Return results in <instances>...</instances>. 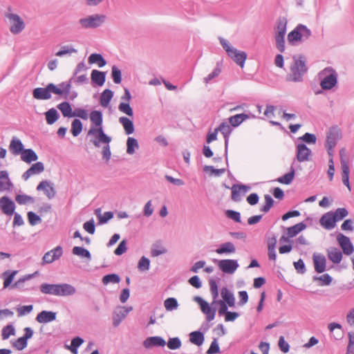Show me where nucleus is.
<instances>
[{
	"mask_svg": "<svg viewBox=\"0 0 354 354\" xmlns=\"http://www.w3.org/2000/svg\"><path fill=\"white\" fill-rule=\"evenodd\" d=\"M84 342V339L80 337H75L72 339L71 346H68V348L71 350V351L73 354H77L78 348Z\"/></svg>",
	"mask_w": 354,
	"mask_h": 354,
	"instance_id": "53",
	"label": "nucleus"
},
{
	"mask_svg": "<svg viewBox=\"0 0 354 354\" xmlns=\"http://www.w3.org/2000/svg\"><path fill=\"white\" fill-rule=\"evenodd\" d=\"M83 125L80 119H75L71 124V133L74 137H77L82 131Z\"/></svg>",
	"mask_w": 354,
	"mask_h": 354,
	"instance_id": "51",
	"label": "nucleus"
},
{
	"mask_svg": "<svg viewBox=\"0 0 354 354\" xmlns=\"http://www.w3.org/2000/svg\"><path fill=\"white\" fill-rule=\"evenodd\" d=\"M348 214V212L344 207L337 208L334 212L332 211V215L333 217H335L336 222H338V221L342 220L346 216H347Z\"/></svg>",
	"mask_w": 354,
	"mask_h": 354,
	"instance_id": "58",
	"label": "nucleus"
},
{
	"mask_svg": "<svg viewBox=\"0 0 354 354\" xmlns=\"http://www.w3.org/2000/svg\"><path fill=\"white\" fill-rule=\"evenodd\" d=\"M337 241L344 254L350 255L354 252V248L350 239L342 233L337 235Z\"/></svg>",
	"mask_w": 354,
	"mask_h": 354,
	"instance_id": "18",
	"label": "nucleus"
},
{
	"mask_svg": "<svg viewBox=\"0 0 354 354\" xmlns=\"http://www.w3.org/2000/svg\"><path fill=\"white\" fill-rule=\"evenodd\" d=\"M105 20V15L95 14L80 19L78 24L83 29H94L101 26Z\"/></svg>",
	"mask_w": 354,
	"mask_h": 354,
	"instance_id": "8",
	"label": "nucleus"
},
{
	"mask_svg": "<svg viewBox=\"0 0 354 354\" xmlns=\"http://www.w3.org/2000/svg\"><path fill=\"white\" fill-rule=\"evenodd\" d=\"M214 261L216 262L218 268L226 274L234 273L239 266L237 260L234 259H215Z\"/></svg>",
	"mask_w": 354,
	"mask_h": 354,
	"instance_id": "12",
	"label": "nucleus"
},
{
	"mask_svg": "<svg viewBox=\"0 0 354 354\" xmlns=\"http://www.w3.org/2000/svg\"><path fill=\"white\" fill-rule=\"evenodd\" d=\"M111 77L115 84H120L122 82V73L116 66L113 65L111 68Z\"/></svg>",
	"mask_w": 354,
	"mask_h": 354,
	"instance_id": "62",
	"label": "nucleus"
},
{
	"mask_svg": "<svg viewBox=\"0 0 354 354\" xmlns=\"http://www.w3.org/2000/svg\"><path fill=\"white\" fill-rule=\"evenodd\" d=\"M166 345V341L160 336H153L147 337L143 342V346L145 348L149 349L154 346L163 347Z\"/></svg>",
	"mask_w": 354,
	"mask_h": 354,
	"instance_id": "25",
	"label": "nucleus"
},
{
	"mask_svg": "<svg viewBox=\"0 0 354 354\" xmlns=\"http://www.w3.org/2000/svg\"><path fill=\"white\" fill-rule=\"evenodd\" d=\"M220 44L226 51L227 55L240 67L243 68L247 58V54L244 51L239 50L230 45L227 40L219 38Z\"/></svg>",
	"mask_w": 354,
	"mask_h": 354,
	"instance_id": "5",
	"label": "nucleus"
},
{
	"mask_svg": "<svg viewBox=\"0 0 354 354\" xmlns=\"http://www.w3.org/2000/svg\"><path fill=\"white\" fill-rule=\"evenodd\" d=\"M216 252L221 255L233 254L236 252V247L232 242H225L218 247Z\"/></svg>",
	"mask_w": 354,
	"mask_h": 354,
	"instance_id": "32",
	"label": "nucleus"
},
{
	"mask_svg": "<svg viewBox=\"0 0 354 354\" xmlns=\"http://www.w3.org/2000/svg\"><path fill=\"white\" fill-rule=\"evenodd\" d=\"M12 186V183L10 180L8 173L7 171H0V187H4L5 189H10Z\"/></svg>",
	"mask_w": 354,
	"mask_h": 354,
	"instance_id": "50",
	"label": "nucleus"
},
{
	"mask_svg": "<svg viewBox=\"0 0 354 354\" xmlns=\"http://www.w3.org/2000/svg\"><path fill=\"white\" fill-rule=\"evenodd\" d=\"M57 313L49 310H42L35 317V320L39 324H47L56 319Z\"/></svg>",
	"mask_w": 354,
	"mask_h": 354,
	"instance_id": "23",
	"label": "nucleus"
},
{
	"mask_svg": "<svg viewBox=\"0 0 354 354\" xmlns=\"http://www.w3.org/2000/svg\"><path fill=\"white\" fill-rule=\"evenodd\" d=\"M16 274L17 271L10 272L9 270H7L3 273V277L4 279L3 288H8L11 284Z\"/></svg>",
	"mask_w": 354,
	"mask_h": 354,
	"instance_id": "59",
	"label": "nucleus"
},
{
	"mask_svg": "<svg viewBox=\"0 0 354 354\" xmlns=\"http://www.w3.org/2000/svg\"><path fill=\"white\" fill-rule=\"evenodd\" d=\"M120 281V278L117 274H109L104 275L102 278V283L104 285H107L110 283H118Z\"/></svg>",
	"mask_w": 354,
	"mask_h": 354,
	"instance_id": "61",
	"label": "nucleus"
},
{
	"mask_svg": "<svg viewBox=\"0 0 354 354\" xmlns=\"http://www.w3.org/2000/svg\"><path fill=\"white\" fill-rule=\"evenodd\" d=\"M209 286H210V292L212 296L213 297V301L212 302V306L214 304H218L220 306L218 313L219 316H222L225 315L227 312V304L225 303L222 300H217L218 297V285L214 279H209Z\"/></svg>",
	"mask_w": 354,
	"mask_h": 354,
	"instance_id": "10",
	"label": "nucleus"
},
{
	"mask_svg": "<svg viewBox=\"0 0 354 354\" xmlns=\"http://www.w3.org/2000/svg\"><path fill=\"white\" fill-rule=\"evenodd\" d=\"M204 340V334L201 331H193L189 333V341L196 346H201Z\"/></svg>",
	"mask_w": 354,
	"mask_h": 354,
	"instance_id": "43",
	"label": "nucleus"
},
{
	"mask_svg": "<svg viewBox=\"0 0 354 354\" xmlns=\"http://www.w3.org/2000/svg\"><path fill=\"white\" fill-rule=\"evenodd\" d=\"M21 159L27 163H30L36 161L38 159V156L32 149H24L21 153Z\"/></svg>",
	"mask_w": 354,
	"mask_h": 354,
	"instance_id": "36",
	"label": "nucleus"
},
{
	"mask_svg": "<svg viewBox=\"0 0 354 354\" xmlns=\"http://www.w3.org/2000/svg\"><path fill=\"white\" fill-rule=\"evenodd\" d=\"M298 140H301L308 145H314L317 142V137L313 133H306L302 136L299 137Z\"/></svg>",
	"mask_w": 354,
	"mask_h": 354,
	"instance_id": "63",
	"label": "nucleus"
},
{
	"mask_svg": "<svg viewBox=\"0 0 354 354\" xmlns=\"http://www.w3.org/2000/svg\"><path fill=\"white\" fill-rule=\"evenodd\" d=\"M166 344L169 349L176 350L180 348L182 342L180 339L178 337H169Z\"/></svg>",
	"mask_w": 354,
	"mask_h": 354,
	"instance_id": "57",
	"label": "nucleus"
},
{
	"mask_svg": "<svg viewBox=\"0 0 354 354\" xmlns=\"http://www.w3.org/2000/svg\"><path fill=\"white\" fill-rule=\"evenodd\" d=\"M319 75L322 77L320 82V86L324 91L332 89L337 84V73L332 67H326L323 69Z\"/></svg>",
	"mask_w": 354,
	"mask_h": 354,
	"instance_id": "7",
	"label": "nucleus"
},
{
	"mask_svg": "<svg viewBox=\"0 0 354 354\" xmlns=\"http://www.w3.org/2000/svg\"><path fill=\"white\" fill-rule=\"evenodd\" d=\"M131 310L132 307H120L118 312H115L113 322V326H118Z\"/></svg>",
	"mask_w": 354,
	"mask_h": 354,
	"instance_id": "31",
	"label": "nucleus"
},
{
	"mask_svg": "<svg viewBox=\"0 0 354 354\" xmlns=\"http://www.w3.org/2000/svg\"><path fill=\"white\" fill-rule=\"evenodd\" d=\"M306 228V225L304 223H299L287 228V235H288L289 237L292 238L297 236L301 231L304 230Z\"/></svg>",
	"mask_w": 354,
	"mask_h": 354,
	"instance_id": "40",
	"label": "nucleus"
},
{
	"mask_svg": "<svg viewBox=\"0 0 354 354\" xmlns=\"http://www.w3.org/2000/svg\"><path fill=\"white\" fill-rule=\"evenodd\" d=\"M90 120L91 122L96 127L95 129H103V116L102 113L100 111H92L90 113Z\"/></svg>",
	"mask_w": 354,
	"mask_h": 354,
	"instance_id": "34",
	"label": "nucleus"
},
{
	"mask_svg": "<svg viewBox=\"0 0 354 354\" xmlns=\"http://www.w3.org/2000/svg\"><path fill=\"white\" fill-rule=\"evenodd\" d=\"M72 252L73 254L81 257L82 258H86L88 260L91 259V254L90 252L84 248L75 246L72 250Z\"/></svg>",
	"mask_w": 354,
	"mask_h": 354,
	"instance_id": "49",
	"label": "nucleus"
},
{
	"mask_svg": "<svg viewBox=\"0 0 354 354\" xmlns=\"http://www.w3.org/2000/svg\"><path fill=\"white\" fill-rule=\"evenodd\" d=\"M327 256L328 259L333 263H339L342 259V252L339 249L335 247H330L327 249Z\"/></svg>",
	"mask_w": 354,
	"mask_h": 354,
	"instance_id": "29",
	"label": "nucleus"
},
{
	"mask_svg": "<svg viewBox=\"0 0 354 354\" xmlns=\"http://www.w3.org/2000/svg\"><path fill=\"white\" fill-rule=\"evenodd\" d=\"M88 63L90 64H96L100 68L104 66L106 64V61L101 54L92 53L88 57Z\"/></svg>",
	"mask_w": 354,
	"mask_h": 354,
	"instance_id": "42",
	"label": "nucleus"
},
{
	"mask_svg": "<svg viewBox=\"0 0 354 354\" xmlns=\"http://www.w3.org/2000/svg\"><path fill=\"white\" fill-rule=\"evenodd\" d=\"M41 293L57 297H68L75 294L76 289L71 284L64 283H41L39 286Z\"/></svg>",
	"mask_w": 354,
	"mask_h": 354,
	"instance_id": "2",
	"label": "nucleus"
},
{
	"mask_svg": "<svg viewBox=\"0 0 354 354\" xmlns=\"http://www.w3.org/2000/svg\"><path fill=\"white\" fill-rule=\"evenodd\" d=\"M312 155V151L305 143H298L296 145V158L299 162L308 161Z\"/></svg>",
	"mask_w": 354,
	"mask_h": 354,
	"instance_id": "19",
	"label": "nucleus"
},
{
	"mask_svg": "<svg viewBox=\"0 0 354 354\" xmlns=\"http://www.w3.org/2000/svg\"><path fill=\"white\" fill-rule=\"evenodd\" d=\"M15 203L8 197L3 196L0 198V209L8 216H12L15 210Z\"/></svg>",
	"mask_w": 354,
	"mask_h": 354,
	"instance_id": "20",
	"label": "nucleus"
},
{
	"mask_svg": "<svg viewBox=\"0 0 354 354\" xmlns=\"http://www.w3.org/2000/svg\"><path fill=\"white\" fill-rule=\"evenodd\" d=\"M344 149L339 151L340 162L342 168V180L344 185L351 191V186L349 183V167L346 158L344 156Z\"/></svg>",
	"mask_w": 354,
	"mask_h": 354,
	"instance_id": "16",
	"label": "nucleus"
},
{
	"mask_svg": "<svg viewBox=\"0 0 354 354\" xmlns=\"http://www.w3.org/2000/svg\"><path fill=\"white\" fill-rule=\"evenodd\" d=\"M221 73V66L220 64L218 62L216 64V66L214 69V71L212 73H210L207 77L203 78L204 83L207 84L213 79L218 77Z\"/></svg>",
	"mask_w": 354,
	"mask_h": 354,
	"instance_id": "56",
	"label": "nucleus"
},
{
	"mask_svg": "<svg viewBox=\"0 0 354 354\" xmlns=\"http://www.w3.org/2000/svg\"><path fill=\"white\" fill-rule=\"evenodd\" d=\"M150 261L145 257H142L138 263V268L141 272H145L149 270Z\"/></svg>",
	"mask_w": 354,
	"mask_h": 354,
	"instance_id": "64",
	"label": "nucleus"
},
{
	"mask_svg": "<svg viewBox=\"0 0 354 354\" xmlns=\"http://www.w3.org/2000/svg\"><path fill=\"white\" fill-rule=\"evenodd\" d=\"M119 122L122 125L125 133L127 135H130L134 131V125L132 120L127 117H120L119 118Z\"/></svg>",
	"mask_w": 354,
	"mask_h": 354,
	"instance_id": "39",
	"label": "nucleus"
},
{
	"mask_svg": "<svg viewBox=\"0 0 354 354\" xmlns=\"http://www.w3.org/2000/svg\"><path fill=\"white\" fill-rule=\"evenodd\" d=\"M9 149L14 155H19L24 150L21 141L15 137L11 140Z\"/></svg>",
	"mask_w": 354,
	"mask_h": 354,
	"instance_id": "35",
	"label": "nucleus"
},
{
	"mask_svg": "<svg viewBox=\"0 0 354 354\" xmlns=\"http://www.w3.org/2000/svg\"><path fill=\"white\" fill-rule=\"evenodd\" d=\"M124 95L121 97V100L124 102L120 103L118 106V110L120 112L127 115L128 116L133 117V109L131 107L129 104V102L131 99V93L129 90L127 88H124Z\"/></svg>",
	"mask_w": 354,
	"mask_h": 354,
	"instance_id": "14",
	"label": "nucleus"
},
{
	"mask_svg": "<svg viewBox=\"0 0 354 354\" xmlns=\"http://www.w3.org/2000/svg\"><path fill=\"white\" fill-rule=\"evenodd\" d=\"M37 191H44L48 199H52L55 196L56 192L53 184L48 180H42L37 187Z\"/></svg>",
	"mask_w": 354,
	"mask_h": 354,
	"instance_id": "21",
	"label": "nucleus"
},
{
	"mask_svg": "<svg viewBox=\"0 0 354 354\" xmlns=\"http://www.w3.org/2000/svg\"><path fill=\"white\" fill-rule=\"evenodd\" d=\"M313 281H319V286H329L332 281L333 278L330 276L329 274H324L321 276H313Z\"/></svg>",
	"mask_w": 354,
	"mask_h": 354,
	"instance_id": "47",
	"label": "nucleus"
},
{
	"mask_svg": "<svg viewBox=\"0 0 354 354\" xmlns=\"http://www.w3.org/2000/svg\"><path fill=\"white\" fill-rule=\"evenodd\" d=\"M341 138L339 129L337 127H333L326 133L325 147L335 148L338 140Z\"/></svg>",
	"mask_w": 354,
	"mask_h": 354,
	"instance_id": "15",
	"label": "nucleus"
},
{
	"mask_svg": "<svg viewBox=\"0 0 354 354\" xmlns=\"http://www.w3.org/2000/svg\"><path fill=\"white\" fill-rule=\"evenodd\" d=\"M73 78H70L67 82H63L56 86L53 83H49L45 88L37 87L33 89L32 96L35 99L39 100H49L51 98V93L59 95H64L66 99L71 88V82Z\"/></svg>",
	"mask_w": 354,
	"mask_h": 354,
	"instance_id": "1",
	"label": "nucleus"
},
{
	"mask_svg": "<svg viewBox=\"0 0 354 354\" xmlns=\"http://www.w3.org/2000/svg\"><path fill=\"white\" fill-rule=\"evenodd\" d=\"M139 148L138 140L132 137H129L127 140V153L132 155L135 153L136 149Z\"/></svg>",
	"mask_w": 354,
	"mask_h": 354,
	"instance_id": "48",
	"label": "nucleus"
},
{
	"mask_svg": "<svg viewBox=\"0 0 354 354\" xmlns=\"http://www.w3.org/2000/svg\"><path fill=\"white\" fill-rule=\"evenodd\" d=\"M88 135H93L95 137V139L92 140L95 147H100L101 143L105 144L102 148V158L106 161H109L111 156V151L109 145V143L111 141V138L106 135L103 129H94V127H91L88 130Z\"/></svg>",
	"mask_w": 354,
	"mask_h": 354,
	"instance_id": "3",
	"label": "nucleus"
},
{
	"mask_svg": "<svg viewBox=\"0 0 354 354\" xmlns=\"http://www.w3.org/2000/svg\"><path fill=\"white\" fill-rule=\"evenodd\" d=\"M313 263L315 270L317 273H322L326 270V259L322 254H313Z\"/></svg>",
	"mask_w": 354,
	"mask_h": 354,
	"instance_id": "27",
	"label": "nucleus"
},
{
	"mask_svg": "<svg viewBox=\"0 0 354 354\" xmlns=\"http://www.w3.org/2000/svg\"><path fill=\"white\" fill-rule=\"evenodd\" d=\"M250 187L245 185L234 184L232 185V200L234 202H240L241 201V192L245 194L250 189Z\"/></svg>",
	"mask_w": 354,
	"mask_h": 354,
	"instance_id": "22",
	"label": "nucleus"
},
{
	"mask_svg": "<svg viewBox=\"0 0 354 354\" xmlns=\"http://www.w3.org/2000/svg\"><path fill=\"white\" fill-rule=\"evenodd\" d=\"M294 162L292 164L290 171L286 174H284L283 176H281L277 178V181L280 183L285 184V185H289L292 183V181L294 179L295 174V169L293 167Z\"/></svg>",
	"mask_w": 354,
	"mask_h": 354,
	"instance_id": "41",
	"label": "nucleus"
},
{
	"mask_svg": "<svg viewBox=\"0 0 354 354\" xmlns=\"http://www.w3.org/2000/svg\"><path fill=\"white\" fill-rule=\"evenodd\" d=\"M250 118H254L255 115L251 114V116H250V115H248V114L239 113V114H236V115L230 117L229 122L233 127H237L241 124H242L245 120H246Z\"/></svg>",
	"mask_w": 354,
	"mask_h": 354,
	"instance_id": "30",
	"label": "nucleus"
},
{
	"mask_svg": "<svg viewBox=\"0 0 354 354\" xmlns=\"http://www.w3.org/2000/svg\"><path fill=\"white\" fill-rule=\"evenodd\" d=\"M57 108L65 118H72L73 111L69 102L65 101L57 105Z\"/></svg>",
	"mask_w": 354,
	"mask_h": 354,
	"instance_id": "45",
	"label": "nucleus"
},
{
	"mask_svg": "<svg viewBox=\"0 0 354 354\" xmlns=\"http://www.w3.org/2000/svg\"><path fill=\"white\" fill-rule=\"evenodd\" d=\"M293 64L290 66V73L287 76V80L294 82L303 81V76L307 72L308 68L303 55L293 57Z\"/></svg>",
	"mask_w": 354,
	"mask_h": 354,
	"instance_id": "4",
	"label": "nucleus"
},
{
	"mask_svg": "<svg viewBox=\"0 0 354 354\" xmlns=\"http://www.w3.org/2000/svg\"><path fill=\"white\" fill-rule=\"evenodd\" d=\"M44 171V163L41 162H37L36 163L32 164L30 167L23 174L22 178L24 180H27L31 176L41 174Z\"/></svg>",
	"mask_w": 354,
	"mask_h": 354,
	"instance_id": "24",
	"label": "nucleus"
},
{
	"mask_svg": "<svg viewBox=\"0 0 354 354\" xmlns=\"http://www.w3.org/2000/svg\"><path fill=\"white\" fill-rule=\"evenodd\" d=\"M63 254V248L61 245H57L51 250L46 252L42 258V265L52 263L58 260Z\"/></svg>",
	"mask_w": 354,
	"mask_h": 354,
	"instance_id": "17",
	"label": "nucleus"
},
{
	"mask_svg": "<svg viewBox=\"0 0 354 354\" xmlns=\"http://www.w3.org/2000/svg\"><path fill=\"white\" fill-rule=\"evenodd\" d=\"M113 95L114 93L111 89L106 88L104 90L100 97V105L104 108L107 107L109 105Z\"/></svg>",
	"mask_w": 354,
	"mask_h": 354,
	"instance_id": "37",
	"label": "nucleus"
},
{
	"mask_svg": "<svg viewBox=\"0 0 354 354\" xmlns=\"http://www.w3.org/2000/svg\"><path fill=\"white\" fill-rule=\"evenodd\" d=\"M232 126L230 124V123H227L226 122H221L220 125L216 128L218 131H220L223 137L225 140V158L226 161L227 167H228V156H227V151H228V145H229V140L230 136L232 132Z\"/></svg>",
	"mask_w": 354,
	"mask_h": 354,
	"instance_id": "11",
	"label": "nucleus"
},
{
	"mask_svg": "<svg viewBox=\"0 0 354 354\" xmlns=\"http://www.w3.org/2000/svg\"><path fill=\"white\" fill-rule=\"evenodd\" d=\"M164 306L167 311H173L178 307V303L176 298L169 297L164 301Z\"/></svg>",
	"mask_w": 354,
	"mask_h": 354,
	"instance_id": "54",
	"label": "nucleus"
},
{
	"mask_svg": "<svg viewBox=\"0 0 354 354\" xmlns=\"http://www.w3.org/2000/svg\"><path fill=\"white\" fill-rule=\"evenodd\" d=\"M223 301L227 304L230 307H234L235 306V297L232 292H230L227 287H223L221 292Z\"/></svg>",
	"mask_w": 354,
	"mask_h": 354,
	"instance_id": "33",
	"label": "nucleus"
},
{
	"mask_svg": "<svg viewBox=\"0 0 354 354\" xmlns=\"http://www.w3.org/2000/svg\"><path fill=\"white\" fill-rule=\"evenodd\" d=\"M287 29V19L285 17H280L277 20L276 32L274 36L285 37Z\"/></svg>",
	"mask_w": 354,
	"mask_h": 354,
	"instance_id": "38",
	"label": "nucleus"
},
{
	"mask_svg": "<svg viewBox=\"0 0 354 354\" xmlns=\"http://www.w3.org/2000/svg\"><path fill=\"white\" fill-rule=\"evenodd\" d=\"M10 11H11V8H8V12L5 13V17L8 19L10 23V31L13 35H18L24 30L26 24L19 15L10 12Z\"/></svg>",
	"mask_w": 354,
	"mask_h": 354,
	"instance_id": "9",
	"label": "nucleus"
},
{
	"mask_svg": "<svg viewBox=\"0 0 354 354\" xmlns=\"http://www.w3.org/2000/svg\"><path fill=\"white\" fill-rule=\"evenodd\" d=\"M106 72L100 71L94 69L91 71V79L93 84L99 86L104 85L106 81Z\"/></svg>",
	"mask_w": 354,
	"mask_h": 354,
	"instance_id": "28",
	"label": "nucleus"
},
{
	"mask_svg": "<svg viewBox=\"0 0 354 354\" xmlns=\"http://www.w3.org/2000/svg\"><path fill=\"white\" fill-rule=\"evenodd\" d=\"M321 225L328 230H330L336 226V220L332 215V211H330L321 217L319 220Z\"/></svg>",
	"mask_w": 354,
	"mask_h": 354,
	"instance_id": "26",
	"label": "nucleus"
},
{
	"mask_svg": "<svg viewBox=\"0 0 354 354\" xmlns=\"http://www.w3.org/2000/svg\"><path fill=\"white\" fill-rule=\"evenodd\" d=\"M194 300L200 306L201 310L206 315L207 322H211L215 317L216 309L210 307L209 304L202 297L196 296Z\"/></svg>",
	"mask_w": 354,
	"mask_h": 354,
	"instance_id": "13",
	"label": "nucleus"
},
{
	"mask_svg": "<svg viewBox=\"0 0 354 354\" xmlns=\"http://www.w3.org/2000/svg\"><path fill=\"white\" fill-rule=\"evenodd\" d=\"M311 34V30L306 26L299 24L288 33L287 39L290 44L295 46L308 39Z\"/></svg>",
	"mask_w": 354,
	"mask_h": 354,
	"instance_id": "6",
	"label": "nucleus"
},
{
	"mask_svg": "<svg viewBox=\"0 0 354 354\" xmlns=\"http://www.w3.org/2000/svg\"><path fill=\"white\" fill-rule=\"evenodd\" d=\"M15 334V328L12 324H8L3 328L1 330V338L3 340L8 339L10 335Z\"/></svg>",
	"mask_w": 354,
	"mask_h": 354,
	"instance_id": "60",
	"label": "nucleus"
},
{
	"mask_svg": "<svg viewBox=\"0 0 354 354\" xmlns=\"http://www.w3.org/2000/svg\"><path fill=\"white\" fill-rule=\"evenodd\" d=\"M265 204L261 207L260 211L263 213L268 212L274 205V201L270 194L264 195Z\"/></svg>",
	"mask_w": 354,
	"mask_h": 354,
	"instance_id": "52",
	"label": "nucleus"
},
{
	"mask_svg": "<svg viewBox=\"0 0 354 354\" xmlns=\"http://www.w3.org/2000/svg\"><path fill=\"white\" fill-rule=\"evenodd\" d=\"M15 201L19 205L35 203V198L26 194H17L15 196Z\"/></svg>",
	"mask_w": 354,
	"mask_h": 354,
	"instance_id": "55",
	"label": "nucleus"
},
{
	"mask_svg": "<svg viewBox=\"0 0 354 354\" xmlns=\"http://www.w3.org/2000/svg\"><path fill=\"white\" fill-rule=\"evenodd\" d=\"M46 120L48 124H54L59 118V114L55 108L50 109L45 113Z\"/></svg>",
	"mask_w": 354,
	"mask_h": 354,
	"instance_id": "46",
	"label": "nucleus"
},
{
	"mask_svg": "<svg viewBox=\"0 0 354 354\" xmlns=\"http://www.w3.org/2000/svg\"><path fill=\"white\" fill-rule=\"evenodd\" d=\"M33 277H34V274H29L25 275L22 278L19 279L14 284H12L11 286V288H17L20 289L22 291L23 290H36L37 289L36 287H32L31 288H25L24 287V282L26 281H27V280L31 279Z\"/></svg>",
	"mask_w": 354,
	"mask_h": 354,
	"instance_id": "44",
	"label": "nucleus"
}]
</instances>
